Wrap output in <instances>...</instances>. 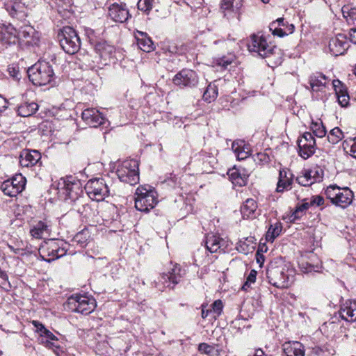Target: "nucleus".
Wrapping results in <instances>:
<instances>
[{"instance_id":"f257e3e1","label":"nucleus","mask_w":356,"mask_h":356,"mask_svg":"<svg viewBox=\"0 0 356 356\" xmlns=\"http://www.w3.org/2000/svg\"><path fill=\"white\" fill-rule=\"evenodd\" d=\"M248 47L250 52L257 53L262 58H272L275 65L282 63L280 49L269 45L263 35H251Z\"/></svg>"},{"instance_id":"f03ea898","label":"nucleus","mask_w":356,"mask_h":356,"mask_svg":"<svg viewBox=\"0 0 356 356\" xmlns=\"http://www.w3.org/2000/svg\"><path fill=\"white\" fill-rule=\"evenodd\" d=\"M30 81L35 86H45L55 79L52 65L47 61L40 60L28 69Z\"/></svg>"},{"instance_id":"7ed1b4c3","label":"nucleus","mask_w":356,"mask_h":356,"mask_svg":"<svg viewBox=\"0 0 356 356\" xmlns=\"http://www.w3.org/2000/svg\"><path fill=\"white\" fill-rule=\"evenodd\" d=\"M293 270L286 266L270 265L267 268L266 276L268 282L273 286L285 289L288 288L293 281Z\"/></svg>"},{"instance_id":"20e7f679","label":"nucleus","mask_w":356,"mask_h":356,"mask_svg":"<svg viewBox=\"0 0 356 356\" xmlns=\"http://www.w3.org/2000/svg\"><path fill=\"white\" fill-rule=\"evenodd\" d=\"M158 203L156 191L150 186H140L135 193V207L137 210L147 212Z\"/></svg>"},{"instance_id":"39448f33","label":"nucleus","mask_w":356,"mask_h":356,"mask_svg":"<svg viewBox=\"0 0 356 356\" xmlns=\"http://www.w3.org/2000/svg\"><path fill=\"white\" fill-rule=\"evenodd\" d=\"M67 246V244L63 241L49 239L41 244L38 251L44 261L51 262L65 255Z\"/></svg>"},{"instance_id":"423d86ee","label":"nucleus","mask_w":356,"mask_h":356,"mask_svg":"<svg viewBox=\"0 0 356 356\" xmlns=\"http://www.w3.org/2000/svg\"><path fill=\"white\" fill-rule=\"evenodd\" d=\"M104 178L91 179L85 185V191L92 200L102 201L111 195V186Z\"/></svg>"},{"instance_id":"0eeeda50","label":"nucleus","mask_w":356,"mask_h":356,"mask_svg":"<svg viewBox=\"0 0 356 356\" xmlns=\"http://www.w3.org/2000/svg\"><path fill=\"white\" fill-rule=\"evenodd\" d=\"M67 305L72 312L87 315L95 309L96 301L91 296L76 293L68 298Z\"/></svg>"},{"instance_id":"6e6552de","label":"nucleus","mask_w":356,"mask_h":356,"mask_svg":"<svg viewBox=\"0 0 356 356\" xmlns=\"http://www.w3.org/2000/svg\"><path fill=\"white\" fill-rule=\"evenodd\" d=\"M138 162L135 159L124 161L118 167L116 173L119 179L134 186L139 181Z\"/></svg>"},{"instance_id":"1a4fd4ad","label":"nucleus","mask_w":356,"mask_h":356,"mask_svg":"<svg viewBox=\"0 0 356 356\" xmlns=\"http://www.w3.org/2000/svg\"><path fill=\"white\" fill-rule=\"evenodd\" d=\"M58 37L60 47L67 54H74L80 49V38L73 28L63 27Z\"/></svg>"},{"instance_id":"9d476101","label":"nucleus","mask_w":356,"mask_h":356,"mask_svg":"<svg viewBox=\"0 0 356 356\" xmlns=\"http://www.w3.org/2000/svg\"><path fill=\"white\" fill-rule=\"evenodd\" d=\"M184 273V270L179 264L170 263L168 271L161 273L157 280L154 281L155 287L162 291L165 288L170 286V284L176 285L181 281Z\"/></svg>"},{"instance_id":"9b49d317","label":"nucleus","mask_w":356,"mask_h":356,"mask_svg":"<svg viewBox=\"0 0 356 356\" xmlns=\"http://www.w3.org/2000/svg\"><path fill=\"white\" fill-rule=\"evenodd\" d=\"M175 85L181 88H193L199 83V76L197 72L191 69H183L177 73L172 79Z\"/></svg>"},{"instance_id":"f8f14e48","label":"nucleus","mask_w":356,"mask_h":356,"mask_svg":"<svg viewBox=\"0 0 356 356\" xmlns=\"http://www.w3.org/2000/svg\"><path fill=\"white\" fill-rule=\"evenodd\" d=\"M299 155L307 159L315 153L316 140L311 132H305L298 140Z\"/></svg>"},{"instance_id":"ddd939ff","label":"nucleus","mask_w":356,"mask_h":356,"mask_svg":"<svg viewBox=\"0 0 356 356\" xmlns=\"http://www.w3.org/2000/svg\"><path fill=\"white\" fill-rule=\"evenodd\" d=\"M26 179L21 175L4 181L1 185L2 192L9 197H15L25 187Z\"/></svg>"},{"instance_id":"4468645a","label":"nucleus","mask_w":356,"mask_h":356,"mask_svg":"<svg viewBox=\"0 0 356 356\" xmlns=\"http://www.w3.org/2000/svg\"><path fill=\"white\" fill-rule=\"evenodd\" d=\"M65 193L68 199L71 200L72 202H74V205L76 206L77 203L82 202V197L80 194L82 193L81 183L79 181L76 180L72 177H67L66 180L63 181Z\"/></svg>"},{"instance_id":"2eb2a0df","label":"nucleus","mask_w":356,"mask_h":356,"mask_svg":"<svg viewBox=\"0 0 356 356\" xmlns=\"http://www.w3.org/2000/svg\"><path fill=\"white\" fill-rule=\"evenodd\" d=\"M41 154L38 150L23 149L19 156V163L22 168H32L41 165Z\"/></svg>"},{"instance_id":"dca6fc26","label":"nucleus","mask_w":356,"mask_h":356,"mask_svg":"<svg viewBox=\"0 0 356 356\" xmlns=\"http://www.w3.org/2000/svg\"><path fill=\"white\" fill-rule=\"evenodd\" d=\"M4 8L13 18L23 20L27 16L25 4L20 1L8 0L4 3Z\"/></svg>"},{"instance_id":"f3484780","label":"nucleus","mask_w":356,"mask_h":356,"mask_svg":"<svg viewBox=\"0 0 356 356\" xmlns=\"http://www.w3.org/2000/svg\"><path fill=\"white\" fill-rule=\"evenodd\" d=\"M108 15L113 21L120 23L125 22L131 16L124 3L111 4L108 9Z\"/></svg>"},{"instance_id":"a211bd4d","label":"nucleus","mask_w":356,"mask_h":356,"mask_svg":"<svg viewBox=\"0 0 356 356\" xmlns=\"http://www.w3.org/2000/svg\"><path fill=\"white\" fill-rule=\"evenodd\" d=\"M83 120L90 127H97L105 123L103 115L95 108H88L81 114Z\"/></svg>"},{"instance_id":"6ab92c4d","label":"nucleus","mask_w":356,"mask_h":356,"mask_svg":"<svg viewBox=\"0 0 356 356\" xmlns=\"http://www.w3.org/2000/svg\"><path fill=\"white\" fill-rule=\"evenodd\" d=\"M349 47L346 36L338 34L332 38L329 42V49L332 55L337 56L343 54Z\"/></svg>"},{"instance_id":"aec40b11","label":"nucleus","mask_w":356,"mask_h":356,"mask_svg":"<svg viewBox=\"0 0 356 356\" xmlns=\"http://www.w3.org/2000/svg\"><path fill=\"white\" fill-rule=\"evenodd\" d=\"M342 319L348 322L356 321V300H348L341 305L339 311Z\"/></svg>"},{"instance_id":"412c9836","label":"nucleus","mask_w":356,"mask_h":356,"mask_svg":"<svg viewBox=\"0 0 356 356\" xmlns=\"http://www.w3.org/2000/svg\"><path fill=\"white\" fill-rule=\"evenodd\" d=\"M19 31V40L24 39L29 45H35L39 42V33L30 25L22 26Z\"/></svg>"},{"instance_id":"4be33fe9","label":"nucleus","mask_w":356,"mask_h":356,"mask_svg":"<svg viewBox=\"0 0 356 356\" xmlns=\"http://www.w3.org/2000/svg\"><path fill=\"white\" fill-rule=\"evenodd\" d=\"M332 85L339 104L342 107L347 106L349 104L350 97L346 86L338 79L333 80Z\"/></svg>"},{"instance_id":"5701e85b","label":"nucleus","mask_w":356,"mask_h":356,"mask_svg":"<svg viewBox=\"0 0 356 356\" xmlns=\"http://www.w3.org/2000/svg\"><path fill=\"white\" fill-rule=\"evenodd\" d=\"M1 39L4 42L15 44L19 40V31L12 25H3L0 31Z\"/></svg>"},{"instance_id":"b1692460","label":"nucleus","mask_w":356,"mask_h":356,"mask_svg":"<svg viewBox=\"0 0 356 356\" xmlns=\"http://www.w3.org/2000/svg\"><path fill=\"white\" fill-rule=\"evenodd\" d=\"M284 356H305L303 345L299 341H288L282 345Z\"/></svg>"},{"instance_id":"393cba45","label":"nucleus","mask_w":356,"mask_h":356,"mask_svg":"<svg viewBox=\"0 0 356 356\" xmlns=\"http://www.w3.org/2000/svg\"><path fill=\"white\" fill-rule=\"evenodd\" d=\"M227 175L232 183L239 186H245L249 177L244 169L240 170L236 168L229 170Z\"/></svg>"},{"instance_id":"a878e982","label":"nucleus","mask_w":356,"mask_h":356,"mask_svg":"<svg viewBox=\"0 0 356 356\" xmlns=\"http://www.w3.org/2000/svg\"><path fill=\"white\" fill-rule=\"evenodd\" d=\"M95 49L104 60L112 58L115 50L114 46L108 44L106 41L97 42L95 46Z\"/></svg>"},{"instance_id":"bb28decb","label":"nucleus","mask_w":356,"mask_h":356,"mask_svg":"<svg viewBox=\"0 0 356 356\" xmlns=\"http://www.w3.org/2000/svg\"><path fill=\"white\" fill-rule=\"evenodd\" d=\"M353 199V193L348 188H341V191L338 192L334 204L345 209L352 203Z\"/></svg>"},{"instance_id":"cd10ccee","label":"nucleus","mask_w":356,"mask_h":356,"mask_svg":"<svg viewBox=\"0 0 356 356\" xmlns=\"http://www.w3.org/2000/svg\"><path fill=\"white\" fill-rule=\"evenodd\" d=\"M136 40L138 47L145 52H150L154 50V43L146 33L137 31Z\"/></svg>"},{"instance_id":"c85d7f7f","label":"nucleus","mask_w":356,"mask_h":356,"mask_svg":"<svg viewBox=\"0 0 356 356\" xmlns=\"http://www.w3.org/2000/svg\"><path fill=\"white\" fill-rule=\"evenodd\" d=\"M205 246L211 253L217 252L222 246L223 239L213 234H208L205 237Z\"/></svg>"},{"instance_id":"c756f323","label":"nucleus","mask_w":356,"mask_h":356,"mask_svg":"<svg viewBox=\"0 0 356 356\" xmlns=\"http://www.w3.org/2000/svg\"><path fill=\"white\" fill-rule=\"evenodd\" d=\"M292 183L293 180L291 175L284 170H280L279 180L276 188L277 192L281 193L284 190H290L291 188Z\"/></svg>"},{"instance_id":"7c9ffc66","label":"nucleus","mask_w":356,"mask_h":356,"mask_svg":"<svg viewBox=\"0 0 356 356\" xmlns=\"http://www.w3.org/2000/svg\"><path fill=\"white\" fill-rule=\"evenodd\" d=\"M232 149L238 160H243L250 156V148L244 140H235L232 143Z\"/></svg>"},{"instance_id":"2f4dec72","label":"nucleus","mask_w":356,"mask_h":356,"mask_svg":"<svg viewBox=\"0 0 356 356\" xmlns=\"http://www.w3.org/2000/svg\"><path fill=\"white\" fill-rule=\"evenodd\" d=\"M38 107L34 102H24L17 106V112L22 117H29L35 113Z\"/></svg>"},{"instance_id":"473e14b6","label":"nucleus","mask_w":356,"mask_h":356,"mask_svg":"<svg viewBox=\"0 0 356 356\" xmlns=\"http://www.w3.org/2000/svg\"><path fill=\"white\" fill-rule=\"evenodd\" d=\"M326 76L321 73H316L309 77V84L314 91H319L326 84Z\"/></svg>"},{"instance_id":"72a5a7b5","label":"nucleus","mask_w":356,"mask_h":356,"mask_svg":"<svg viewBox=\"0 0 356 356\" xmlns=\"http://www.w3.org/2000/svg\"><path fill=\"white\" fill-rule=\"evenodd\" d=\"M49 232V225L44 221L40 220L33 225L30 230L31 235L36 238H41Z\"/></svg>"},{"instance_id":"f704fd0d","label":"nucleus","mask_w":356,"mask_h":356,"mask_svg":"<svg viewBox=\"0 0 356 356\" xmlns=\"http://www.w3.org/2000/svg\"><path fill=\"white\" fill-rule=\"evenodd\" d=\"M90 239V234L87 229H83L78 232L73 238L72 242L79 245L81 248H84L87 245Z\"/></svg>"},{"instance_id":"c9c22d12","label":"nucleus","mask_w":356,"mask_h":356,"mask_svg":"<svg viewBox=\"0 0 356 356\" xmlns=\"http://www.w3.org/2000/svg\"><path fill=\"white\" fill-rule=\"evenodd\" d=\"M257 204L253 199H248L241 208L243 218H250L256 211Z\"/></svg>"},{"instance_id":"e433bc0d","label":"nucleus","mask_w":356,"mask_h":356,"mask_svg":"<svg viewBox=\"0 0 356 356\" xmlns=\"http://www.w3.org/2000/svg\"><path fill=\"white\" fill-rule=\"evenodd\" d=\"M218 88L214 83H209L203 94V99L209 103L213 102L218 97Z\"/></svg>"},{"instance_id":"4c0bfd02","label":"nucleus","mask_w":356,"mask_h":356,"mask_svg":"<svg viewBox=\"0 0 356 356\" xmlns=\"http://www.w3.org/2000/svg\"><path fill=\"white\" fill-rule=\"evenodd\" d=\"M282 230V225L281 222H277L274 225H271L266 234V241L273 242L275 238L280 234Z\"/></svg>"},{"instance_id":"58836bf2","label":"nucleus","mask_w":356,"mask_h":356,"mask_svg":"<svg viewBox=\"0 0 356 356\" xmlns=\"http://www.w3.org/2000/svg\"><path fill=\"white\" fill-rule=\"evenodd\" d=\"M252 243V238L240 240L236 244V250L241 253L247 254L254 250V246L251 245Z\"/></svg>"},{"instance_id":"ea45409f","label":"nucleus","mask_w":356,"mask_h":356,"mask_svg":"<svg viewBox=\"0 0 356 356\" xmlns=\"http://www.w3.org/2000/svg\"><path fill=\"white\" fill-rule=\"evenodd\" d=\"M73 209L85 218H90L92 214L90 206L88 204L83 203V197L82 202L77 203L76 206L73 202Z\"/></svg>"},{"instance_id":"a19ab883","label":"nucleus","mask_w":356,"mask_h":356,"mask_svg":"<svg viewBox=\"0 0 356 356\" xmlns=\"http://www.w3.org/2000/svg\"><path fill=\"white\" fill-rule=\"evenodd\" d=\"M243 6V0H222L221 8L223 10L232 9L233 11H238Z\"/></svg>"},{"instance_id":"79ce46f5","label":"nucleus","mask_w":356,"mask_h":356,"mask_svg":"<svg viewBox=\"0 0 356 356\" xmlns=\"http://www.w3.org/2000/svg\"><path fill=\"white\" fill-rule=\"evenodd\" d=\"M311 130L312 131L313 136H316L318 138H323L326 135V129L323 122H312L310 127Z\"/></svg>"},{"instance_id":"37998d69","label":"nucleus","mask_w":356,"mask_h":356,"mask_svg":"<svg viewBox=\"0 0 356 356\" xmlns=\"http://www.w3.org/2000/svg\"><path fill=\"white\" fill-rule=\"evenodd\" d=\"M343 138V134L339 127L332 129L327 135V140L332 144H336Z\"/></svg>"},{"instance_id":"c03bdc74","label":"nucleus","mask_w":356,"mask_h":356,"mask_svg":"<svg viewBox=\"0 0 356 356\" xmlns=\"http://www.w3.org/2000/svg\"><path fill=\"white\" fill-rule=\"evenodd\" d=\"M154 0H139L137 3L138 9L146 15H149L153 8Z\"/></svg>"},{"instance_id":"a18cd8bd","label":"nucleus","mask_w":356,"mask_h":356,"mask_svg":"<svg viewBox=\"0 0 356 356\" xmlns=\"http://www.w3.org/2000/svg\"><path fill=\"white\" fill-rule=\"evenodd\" d=\"M339 191H341V188L337 186H330L325 190V193L327 198L330 199L331 202L334 204L337 197Z\"/></svg>"},{"instance_id":"49530a36","label":"nucleus","mask_w":356,"mask_h":356,"mask_svg":"<svg viewBox=\"0 0 356 356\" xmlns=\"http://www.w3.org/2000/svg\"><path fill=\"white\" fill-rule=\"evenodd\" d=\"M341 12L344 18L349 22V19L353 21L356 19V8H350L348 6H344L341 8Z\"/></svg>"},{"instance_id":"de8ad7c7","label":"nucleus","mask_w":356,"mask_h":356,"mask_svg":"<svg viewBox=\"0 0 356 356\" xmlns=\"http://www.w3.org/2000/svg\"><path fill=\"white\" fill-rule=\"evenodd\" d=\"M198 350L201 353L206 354L209 356H213L215 352V348L213 346L206 343H201L198 346Z\"/></svg>"},{"instance_id":"09e8293b","label":"nucleus","mask_w":356,"mask_h":356,"mask_svg":"<svg viewBox=\"0 0 356 356\" xmlns=\"http://www.w3.org/2000/svg\"><path fill=\"white\" fill-rule=\"evenodd\" d=\"M15 98H10V100L6 99L0 95V113L6 111L10 106L15 105Z\"/></svg>"},{"instance_id":"8fccbe9b","label":"nucleus","mask_w":356,"mask_h":356,"mask_svg":"<svg viewBox=\"0 0 356 356\" xmlns=\"http://www.w3.org/2000/svg\"><path fill=\"white\" fill-rule=\"evenodd\" d=\"M301 270L305 273H311L312 271H318V266L312 265L307 261H302L300 264Z\"/></svg>"},{"instance_id":"3c124183","label":"nucleus","mask_w":356,"mask_h":356,"mask_svg":"<svg viewBox=\"0 0 356 356\" xmlns=\"http://www.w3.org/2000/svg\"><path fill=\"white\" fill-rule=\"evenodd\" d=\"M211 307V312L216 314L217 316H219L222 311L223 304L220 300H217L213 302Z\"/></svg>"},{"instance_id":"603ef678","label":"nucleus","mask_w":356,"mask_h":356,"mask_svg":"<svg viewBox=\"0 0 356 356\" xmlns=\"http://www.w3.org/2000/svg\"><path fill=\"white\" fill-rule=\"evenodd\" d=\"M325 200L321 195H313L310 198V204H312L313 207H320L324 204Z\"/></svg>"},{"instance_id":"864d4df0","label":"nucleus","mask_w":356,"mask_h":356,"mask_svg":"<svg viewBox=\"0 0 356 356\" xmlns=\"http://www.w3.org/2000/svg\"><path fill=\"white\" fill-rule=\"evenodd\" d=\"M346 147H350V155L356 159V137L346 141Z\"/></svg>"},{"instance_id":"5fc2aeb1","label":"nucleus","mask_w":356,"mask_h":356,"mask_svg":"<svg viewBox=\"0 0 356 356\" xmlns=\"http://www.w3.org/2000/svg\"><path fill=\"white\" fill-rule=\"evenodd\" d=\"M233 59L231 58H227L223 56L222 58H219L216 59V65L222 67L223 68H226L229 65L232 63Z\"/></svg>"},{"instance_id":"6e6d98bb","label":"nucleus","mask_w":356,"mask_h":356,"mask_svg":"<svg viewBox=\"0 0 356 356\" xmlns=\"http://www.w3.org/2000/svg\"><path fill=\"white\" fill-rule=\"evenodd\" d=\"M40 337L42 342H44V338H45V340L58 341L56 337L47 328L44 330Z\"/></svg>"},{"instance_id":"4d7b16f0","label":"nucleus","mask_w":356,"mask_h":356,"mask_svg":"<svg viewBox=\"0 0 356 356\" xmlns=\"http://www.w3.org/2000/svg\"><path fill=\"white\" fill-rule=\"evenodd\" d=\"M7 286L10 287V284L8 282V275L0 269V286L6 289Z\"/></svg>"},{"instance_id":"13d9d810","label":"nucleus","mask_w":356,"mask_h":356,"mask_svg":"<svg viewBox=\"0 0 356 356\" xmlns=\"http://www.w3.org/2000/svg\"><path fill=\"white\" fill-rule=\"evenodd\" d=\"M297 207L299 208L300 210H301L303 213H305V211L311 207H313L312 204H310V199L308 198H304L302 200V202L300 204H298Z\"/></svg>"},{"instance_id":"bf43d9fd","label":"nucleus","mask_w":356,"mask_h":356,"mask_svg":"<svg viewBox=\"0 0 356 356\" xmlns=\"http://www.w3.org/2000/svg\"><path fill=\"white\" fill-rule=\"evenodd\" d=\"M296 181L301 186H310L312 185V182L308 181L302 175L297 177Z\"/></svg>"},{"instance_id":"052dcab7","label":"nucleus","mask_w":356,"mask_h":356,"mask_svg":"<svg viewBox=\"0 0 356 356\" xmlns=\"http://www.w3.org/2000/svg\"><path fill=\"white\" fill-rule=\"evenodd\" d=\"M305 213H303L299 208L296 206L295 211L292 213L290 216V219L291 221H295L296 220L300 219Z\"/></svg>"},{"instance_id":"680f3d73","label":"nucleus","mask_w":356,"mask_h":356,"mask_svg":"<svg viewBox=\"0 0 356 356\" xmlns=\"http://www.w3.org/2000/svg\"><path fill=\"white\" fill-rule=\"evenodd\" d=\"M314 172L312 170H307L305 171L302 175L308 179V181L312 182L313 184L314 182L317 181V179L314 177V175H313Z\"/></svg>"},{"instance_id":"e2e57ef3","label":"nucleus","mask_w":356,"mask_h":356,"mask_svg":"<svg viewBox=\"0 0 356 356\" xmlns=\"http://www.w3.org/2000/svg\"><path fill=\"white\" fill-rule=\"evenodd\" d=\"M271 31L274 35H277L279 37H284L286 35L284 29H282L281 27L274 26L273 30Z\"/></svg>"},{"instance_id":"0e129e2a","label":"nucleus","mask_w":356,"mask_h":356,"mask_svg":"<svg viewBox=\"0 0 356 356\" xmlns=\"http://www.w3.org/2000/svg\"><path fill=\"white\" fill-rule=\"evenodd\" d=\"M32 324L36 328L37 332H38L41 336L42 333L44 332V330H45L46 327L41 323L37 321H33Z\"/></svg>"},{"instance_id":"69168bd1","label":"nucleus","mask_w":356,"mask_h":356,"mask_svg":"<svg viewBox=\"0 0 356 356\" xmlns=\"http://www.w3.org/2000/svg\"><path fill=\"white\" fill-rule=\"evenodd\" d=\"M264 261H265V258H264L263 253L260 252L259 250H257V253H256L257 263L259 265L260 267H261Z\"/></svg>"},{"instance_id":"338daca9","label":"nucleus","mask_w":356,"mask_h":356,"mask_svg":"<svg viewBox=\"0 0 356 356\" xmlns=\"http://www.w3.org/2000/svg\"><path fill=\"white\" fill-rule=\"evenodd\" d=\"M257 272L255 270H251L248 276L247 277L246 281L253 284L256 281Z\"/></svg>"},{"instance_id":"774afa93","label":"nucleus","mask_w":356,"mask_h":356,"mask_svg":"<svg viewBox=\"0 0 356 356\" xmlns=\"http://www.w3.org/2000/svg\"><path fill=\"white\" fill-rule=\"evenodd\" d=\"M350 40L356 44V26L349 31Z\"/></svg>"}]
</instances>
